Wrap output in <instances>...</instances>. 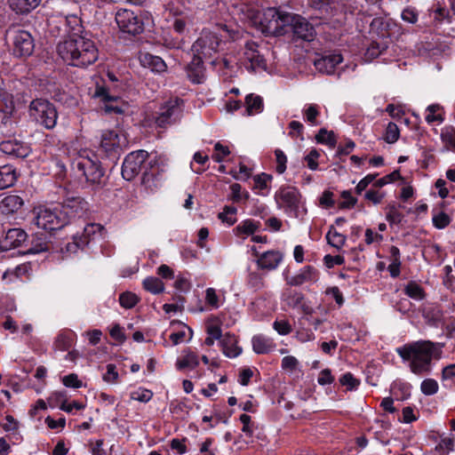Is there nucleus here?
<instances>
[{
  "instance_id": "2",
  "label": "nucleus",
  "mask_w": 455,
  "mask_h": 455,
  "mask_svg": "<svg viewBox=\"0 0 455 455\" xmlns=\"http://www.w3.org/2000/svg\"><path fill=\"white\" fill-rule=\"evenodd\" d=\"M444 346V343L420 339L398 347L395 351L403 361L410 363L412 373L421 375L430 371L433 358L441 357Z\"/></svg>"
},
{
  "instance_id": "60",
  "label": "nucleus",
  "mask_w": 455,
  "mask_h": 455,
  "mask_svg": "<svg viewBox=\"0 0 455 455\" xmlns=\"http://www.w3.org/2000/svg\"><path fill=\"white\" fill-rule=\"evenodd\" d=\"M379 173H369L363 177L355 186V193L361 195L370 184H373L377 180Z\"/></svg>"
},
{
  "instance_id": "46",
  "label": "nucleus",
  "mask_w": 455,
  "mask_h": 455,
  "mask_svg": "<svg viewBox=\"0 0 455 455\" xmlns=\"http://www.w3.org/2000/svg\"><path fill=\"white\" fill-rule=\"evenodd\" d=\"M237 208L233 205H225L221 212L218 214V219L228 227L233 226L236 221Z\"/></svg>"
},
{
  "instance_id": "39",
  "label": "nucleus",
  "mask_w": 455,
  "mask_h": 455,
  "mask_svg": "<svg viewBox=\"0 0 455 455\" xmlns=\"http://www.w3.org/2000/svg\"><path fill=\"white\" fill-rule=\"evenodd\" d=\"M328 244L340 250L347 240V236L341 233H339L333 225L330 226L329 230L325 235Z\"/></svg>"
},
{
  "instance_id": "13",
  "label": "nucleus",
  "mask_w": 455,
  "mask_h": 455,
  "mask_svg": "<svg viewBox=\"0 0 455 455\" xmlns=\"http://www.w3.org/2000/svg\"><path fill=\"white\" fill-rule=\"evenodd\" d=\"M165 171V164L155 156L148 162V166L142 172L141 185L146 190L156 192L164 183Z\"/></svg>"
},
{
  "instance_id": "44",
  "label": "nucleus",
  "mask_w": 455,
  "mask_h": 455,
  "mask_svg": "<svg viewBox=\"0 0 455 455\" xmlns=\"http://www.w3.org/2000/svg\"><path fill=\"white\" fill-rule=\"evenodd\" d=\"M143 288L153 294H159L164 291V283L156 276H148L142 282Z\"/></svg>"
},
{
  "instance_id": "6",
  "label": "nucleus",
  "mask_w": 455,
  "mask_h": 455,
  "mask_svg": "<svg viewBox=\"0 0 455 455\" xmlns=\"http://www.w3.org/2000/svg\"><path fill=\"white\" fill-rule=\"evenodd\" d=\"M125 84L120 80V76L113 71H108L106 78L97 82L92 92V98L104 104V110L108 114H124V105H119L121 93L124 91Z\"/></svg>"
},
{
  "instance_id": "24",
  "label": "nucleus",
  "mask_w": 455,
  "mask_h": 455,
  "mask_svg": "<svg viewBox=\"0 0 455 455\" xmlns=\"http://www.w3.org/2000/svg\"><path fill=\"white\" fill-rule=\"evenodd\" d=\"M319 278L318 270L310 265L302 267L298 274L291 277H285L287 284L300 286L305 283H315Z\"/></svg>"
},
{
  "instance_id": "27",
  "label": "nucleus",
  "mask_w": 455,
  "mask_h": 455,
  "mask_svg": "<svg viewBox=\"0 0 455 455\" xmlns=\"http://www.w3.org/2000/svg\"><path fill=\"white\" fill-rule=\"evenodd\" d=\"M139 60L142 67L149 68L155 73L161 74L167 69V65L161 57L153 55L148 52H140Z\"/></svg>"
},
{
  "instance_id": "40",
  "label": "nucleus",
  "mask_w": 455,
  "mask_h": 455,
  "mask_svg": "<svg viewBox=\"0 0 455 455\" xmlns=\"http://www.w3.org/2000/svg\"><path fill=\"white\" fill-rule=\"evenodd\" d=\"M387 42L385 40H381L379 42L378 41H372L369 47L366 49L365 52V59L368 60H372L379 56L382 55L384 52L387 49Z\"/></svg>"
},
{
  "instance_id": "41",
  "label": "nucleus",
  "mask_w": 455,
  "mask_h": 455,
  "mask_svg": "<svg viewBox=\"0 0 455 455\" xmlns=\"http://www.w3.org/2000/svg\"><path fill=\"white\" fill-rule=\"evenodd\" d=\"M230 195L228 200L235 204L245 203L250 198V194L246 190H243L239 183H233L229 187Z\"/></svg>"
},
{
  "instance_id": "32",
  "label": "nucleus",
  "mask_w": 455,
  "mask_h": 455,
  "mask_svg": "<svg viewBox=\"0 0 455 455\" xmlns=\"http://www.w3.org/2000/svg\"><path fill=\"white\" fill-rule=\"evenodd\" d=\"M252 350L257 355H266L273 351L276 345L273 339L263 334L254 335L251 339Z\"/></svg>"
},
{
  "instance_id": "33",
  "label": "nucleus",
  "mask_w": 455,
  "mask_h": 455,
  "mask_svg": "<svg viewBox=\"0 0 455 455\" xmlns=\"http://www.w3.org/2000/svg\"><path fill=\"white\" fill-rule=\"evenodd\" d=\"M66 26L68 28V36H91V33L86 31L82 24V20L76 15H68L65 20Z\"/></svg>"
},
{
  "instance_id": "21",
  "label": "nucleus",
  "mask_w": 455,
  "mask_h": 455,
  "mask_svg": "<svg viewBox=\"0 0 455 455\" xmlns=\"http://www.w3.org/2000/svg\"><path fill=\"white\" fill-rule=\"evenodd\" d=\"M28 243L27 232L20 228H9L4 236L0 237V251L22 247Z\"/></svg>"
},
{
  "instance_id": "3",
  "label": "nucleus",
  "mask_w": 455,
  "mask_h": 455,
  "mask_svg": "<svg viewBox=\"0 0 455 455\" xmlns=\"http://www.w3.org/2000/svg\"><path fill=\"white\" fill-rule=\"evenodd\" d=\"M59 57L69 66L87 68L99 58V50L91 36L66 37L56 47Z\"/></svg>"
},
{
  "instance_id": "19",
  "label": "nucleus",
  "mask_w": 455,
  "mask_h": 455,
  "mask_svg": "<svg viewBox=\"0 0 455 455\" xmlns=\"http://www.w3.org/2000/svg\"><path fill=\"white\" fill-rule=\"evenodd\" d=\"M23 194L18 191L4 194L0 199V214L7 218L17 215L25 205Z\"/></svg>"
},
{
  "instance_id": "12",
  "label": "nucleus",
  "mask_w": 455,
  "mask_h": 455,
  "mask_svg": "<svg viewBox=\"0 0 455 455\" xmlns=\"http://www.w3.org/2000/svg\"><path fill=\"white\" fill-rule=\"evenodd\" d=\"M277 20L284 26H291L293 36L306 42L314 40L316 31L314 26L304 17L299 14L283 13L276 12Z\"/></svg>"
},
{
  "instance_id": "59",
  "label": "nucleus",
  "mask_w": 455,
  "mask_h": 455,
  "mask_svg": "<svg viewBox=\"0 0 455 455\" xmlns=\"http://www.w3.org/2000/svg\"><path fill=\"white\" fill-rule=\"evenodd\" d=\"M239 420L243 424L242 432L244 433L246 436L251 437L254 431V423L251 420V417L243 413L240 415Z\"/></svg>"
},
{
  "instance_id": "8",
  "label": "nucleus",
  "mask_w": 455,
  "mask_h": 455,
  "mask_svg": "<svg viewBox=\"0 0 455 455\" xmlns=\"http://www.w3.org/2000/svg\"><path fill=\"white\" fill-rule=\"evenodd\" d=\"M276 206L289 217L303 220L307 214L306 199L293 186H281L274 196Z\"/></svg>"
},
{
  "instance_id": "45",
  "label": "nucleus",
  "mask_w": 455,
  "mask_h": 455,
  "mask_svg": "<svg viewBox=\"0 0 455 455\" xmlns=\"http://www.w3.org/2000/svg\"><path fill=\"white\" fill-rule=\"evenodd\" d=\"M317 143L327 145L334 148L337 145V138L333 131H328L325 128H321L315 135Z\"/></svg>"
},
{
  "instance_id": "63",
  "label": "nucleus",
  "mask_w": 455,
  "mask_h": 455,
  "mask_svg": "<svg viewBox=\"0 0 455 455\" xmlns=\"http://www.w3.org/2000/svg\"><path fill=\"white\" fill-rule=\"evenodd\" d=\"M290 132L289 136L293 139L303 140L304 125L299 121H291L288 125Z\"/></svg>"
},
{
  "instance_id": "14",
  "label": "nucleus",
  "mask_w": 455,
  "mask_h": 455,
  "mask_svg": "<svg viewBox=\"0 0 455 455\" xmlns=\"http://www.w3.org/2000/svg\"><path fill=\"white\" fill-rule=\"evenodd\" d=\"M150 159L148 152L144 149L129 153L124 157L122 164L121 173L123 178L128 181L132 180L139 173L143 172Z\"/></svg>"
},
{
  "instance_id": "54",
  "label": "nucleus",
  "mask_w": 455,
  "mask_h": 455,
  "mask_svg": "<svg viewBox=\"0 0 455 455\" xmlns=\"http://www.w3.org/2000/svg\"><path fill=\"white\" fill-rule=\"evenodd\" d=\"M153 392L149 389L140 387L139 389L132 391L130 395L132 400L139 401L140 403H148L153 397Z\"/></svg>"
},
{
  "instance_id": "62",
  "label": "nucleus",
  "mask_w": 455,
  "mask_h": 455,
  "mask_svg": "<svg viewBox=\"0 0 455 455\" xmlns=\"http://www.w3.org/2000/svg\"><path fill=\"white\" fill-rule=\"evenodd\" d=\"M276 166L275 171L279 174H283L286 171L287 156L280 148L275 150Z\"/></svg>"
},
{
  "instance_id": "51",
  "label": "nucleus",
  "mask_w": 455,
  "mask_h": 455,
  "mask_svg": "<svg viewBox=\"0 0 455 455\" xmlns=\"http://www.w3.org/2000/svg\"><path fill=\"white\" fill-rule=\"evenodd\" d=\"M304 120L311 125L317 124V117L320 116V111L317 105L308 104L303 109Z\"/></svg>"
},
{
  "instance_id": "25",
  "label": "nucleus",
  "mask_w": 455,
  "mask_h": 455,
  "mask_svg": "<svg viewBox=\"0 0 455 455\" xmlns=\"http://www.w3.org/2000/svg\"><path fill=\"white\" fill-rule=\"evenodd\" d=\"M187 76L188 80L195 84H203L205 80V68L204 66V59L194 55L191 61L186 68Z\"/></svg>"
},
{
  "instance_id": "18",
  "label": "nucleus",
  "mask_w": 455,
  "mask_h": 455,
  "mask_svg": "<svg viewBox=\"0 0 455 455\" xmlns=\"http://www.w3.org/2000/svg\"><path fill=\"white\" fill-rule=\"evenodd\" d=\"M170 28L177 35L183 36L188 33V27L193 25V14L189 9L180 7L170 8Z\"/></svg>"
},
{
  "instance_id": "22",
  "label": "nucleus",
  "mask_w": 455,
  "mask_h": 455,
  "mask_svg": "<svg viewBox=\"0 0 455 455\" xmlns=\"http://www.w3.org/2000/svg\"><path fill=\"white\" fill-rule=\"evenodd\" d=\"M259 44L247 40L243 48V59L245 62L250 63V68L253 71L256 69H267V60L259 51Z\"/></svg>"
},
{
  "instance_id": "38",
  "label": "nucleus",
  "mask_w": 455,
  "mask_h": 455,
  "mask_svg": "<svg viewBox=\"0 0 455 455\" xmlns=\"http://www.w3.org/2000/svg\"><path fill=\"white\" fill-rule=\"evenodd\" d=\"M49 250V242L46 235L36 233L32 236L31 246L27 249V251L36 254Z\"/></svg>"
},
{
  "instance_id": "52",
  "label": "nucleus",
  "mask_w": 455,
  "mask_h": 455,
  "mask_svg": "<svg viewBox=\"0 0 455 455\" xmlns=\"http://www.w3.org/2000/svg\"><path fill=\"white\" fill-rule=\"evenodd\" d=\"M441 140L447 148H452L455 151V128L453 126H446L442 130Z\"/></svg>"
},
{
  "instance_id": "17",
  "label": "nucleus",
  "mask_w": 455,
  "mask_h": 455,
  "mask_svg": "<svg viewBox=\"0 0 455 455\" xmlns=\"http://www.w3.org/2000/svg\"><path fill=\"white\" fill-rule=\"evenodd\" d=\"M115 20L123 33L137 36L144 31V22L141 15L132 10L119 9L116 13Z\"/></svg>"
},
{
  "instance_id": "1",
  "label": "nucleus",
  "mask_w": 455,
  "mask_h": 455,
  "mask_svg": "<svg viewBox=\"0 0 455 455\" xmlns=\"http://www.w3.org/2000/svg\"><path fill=\"white\" fill-rule=\"evenodd\" d=\"M88 203L80 196L68 197L62 203L33 209V224L49 233L60 230L88 212Z\"/></svg>"
},
{
  "instance_id": "50",
  "label": "nucleus",
  "mask_w": 455,
  "mask_h": 455,
  "mask_svg": "<svg viewBox=\"0 0 455 455\" xmlns=\"http://www.w3.org/2000/svg\"><path fill=\"white\" fill-rule=\"evenodd\" d=\"M341 386H345L347 391H355L356 390L361 381L359 379L355 378L353 373L347 371L342 374L339 379Z\"/></svg>"
},
{
  "instance_id": "56",
  "label": "nucleus",
  "mask_w": 455,
  "mask_h": 455,
  "mask_svg": "<svg viewBox=\"0 0 455 455\" xmlns=\"http://www.w3.org/2000/svg\"><path fill=\"white\" fill-rule=\"evenodd\" d=\"M451 220L444 212H440L432 218L433 226L437 229H443L448 227Z\"/></svg>"
},
{
  "instance_id": "15",
  "label": "nucleus",
  "mask_w": 455,
  "mask_h": 455,
  "mask_svg": "<svg viewBox=\"0 0 455 455\" xmlns=\"http://www.w3.org/2000/svg\"><path fill=\"white\" fill-rule=\"evenodd\" d=\"M12 43V53L16 58H28L35 50V40L32 35L23 29L10 28L8 30Z\"/></svg>"
},
{
  "instance_id": "43",
  "label": "nucleus",
  "mask_w": 455,
  "mask_h": 455,
  "mask_svg": "<svg viewBox=\"0 0 455 455\" xmlns=\"http://www.w3.org/2000/svg\"><path fill=\"white\" fill-rule=\"evenodd\" d=\"M404 294L415 300H422L426 298L424 289L415 281H410L403 289Z\"/></svg>"
},
{
  "instance_id": "49",
  "label": "nucleus",
  "mask_w": 455,
  "mask_h": 455,
  "mask_svg": "<svg viewBox=\"0 0 455 455\" xmlns=\"http://www.w3.org/2000/svg\"><path fill=\"white\" fill-rule=\"evenodd\" d=\"M14 109L12 95L0 86V111L10 113Z\"/></svg>"
},
{
  "instance_id": "5",
  "label": "nucleus",
  "mask_w": 455,
  "mask_h": 455,
  "mask_svg": "<svg viewBox=\"0 0 455 455\" xmlns=\"http://www.w3.org/2000/svg\"><path fill=\"white\" fill-rule=\"evenodd\" d=\"M71 169L76 177L84 178L93 190H99L106 185L105 171L100 157L92 150L79 151L71 162Z\"/></svg>"
},
{
  "instance_id": "61",
  "label": "nucleus",
  "mask_w": 455,
  "mask_h": 455,
  "mask_svg": "<svg viewBox=\"0 0 455 455\" xmlns=\"http://www.w3.org/2000/svg\"><path fill=\"white\" fill-rule=\"evenodd\" d=\"M401 18L404 22L415 24L419 19V12L416 8L412 6H407L403 10Z\"/></svg>"
},
{
  "instance_id": "26",
  "label": "nucleus",
  "mask_w": 455,
  "mask_h": 455,
  "mask_svg": "<svg viewBox=\"0 0 455 455\" xmlns=\"http://www.w3.org/2000/svg\"><path fill=\"white\" fill-rule=\"evenodd\" d=\"M371 30L375 32L381 40H384L395 33L397 24L391 19L374 18L371 22Z\"/></svg>"
},
{
  "instance_id": "28",
  "label": "nucleus",
  "mask_w": 455,
  "mask_h": 455,
  "mask_svg": "<svg viewBox=\"0 0 455 455\" xmlns=\"http://www.w3.org/2000/svg\"><path fill=\"white\" fill-rule=\"evenodd\" d=\"M18 169L10 164L0 165V190L12 188L20 177Z\"/></svg>"
},
{
  "instance_id": "10",
  "label": "nucleus",
  "mask_w": 455,
  "mask_h": 455,
  "mask_svg": "<svg viewBox=\"0 0 455 455\" xmlns=\"http://www.w3.org/2000/svg\"><path fill=\"white\" fill-rule=\"evenodd\" d=\"M126 143V137L121 132L105 130L101 133L100 145L94 154L100 159L108 160L115 164L120 158Z\"/></svg>"
},
{
  "instance_id": "53",
  "label": "nucleus",
  "mask_w": 455,
  "mask_h": 455,
  "mask_svg": "<svg viewBox=\"0 0 455 455\" xmlns=\"http://www.w3.org/2000/svg\"><path fill=\"white\" fill-rule=\"evenodd\" d=\"M403 178L402 177L401 173H400V171L399 170H395L394 172H392L391 173L377 180L374 183H373V188H380L384 186H386L387 184L388 183H392V182H395L396 180H403Z\"/></svg>"
},
{
  "instance_id": "9",
  "label": "nucleus",
  "mask_w": 455,
  "mask_h": 455,
  "mask_svg": "<svg viewBox=\"0 0 455 455\" xmlns=\"http://www.w3.org/2000/svg\"><path fill=\"white\" fill-rule=\"evenodd\" d=\"M107 230L100 223H88L81 235H74L71 242H67L60 251L65 255L76 253L79 250L90 249L93 244L105 238Z\"/></svg>"
},
{
  "instance_id": "48",
  "label": "nucleus",
  "mask_w": 455,
  "mask_h": 455,
  "mask_svg": "<svg viewBox=\"0 0 455 455\" xmlns=\"http://www.w3.org/2000/svg\"><path fill=\"white\" fill-rule=\"evenodd\" d=\"M118 301L122 307L130 309L139 303L140 298L132 291H124L119 295Z\"/></svg>"
},
{
  "instance_id": "58",
  "label": "nucleus",
  "mask_w": 455,
  "mask_h": 455,
  "mask_svg": "<svg viewBox=\"0 0 455 455\" xmlns=\"http://www.w3.org/2000/svg\"><path fill=\"white\" fill-rule=\"evenodd\" d=\"M230 154V150L227 146L222 145L220 142H217L214 145V153L212 158L216 163H221L225 157Z\"/></svg>"
},
{
  "instance_id": "55",
  "label": "nucleus",
  "mask_w": 455,
  "mask_h": 455,
  "mask_svg": "<svg viewBox=\"0 0 455 455\" xmlns=\"http://www.w3.org/2000/svg\"><path fill=\"white\" fill-rule=\"evenodd\" d=\"M438 383L434 379H426L421 382L420 390L425 395H433L438 392Z\"/></svg>"
},
{
  "instance_id": "16",
  "label": "nucleus",
  "mask_w": 455,
  "mask_h": 455,
  "mask_svg": "<svg viewBox=\"0 0 455 455\" xmlns=\"http://www.w3.org/2000/svg\"><path fill=\"white\" fill-rule=\"evenodd\" d=\"M182 104L183 100L180 98L171 99L164 102L155 117L156 127L165 129L174 124L181 116Z\"/></svg>"
},
{
  "instance_id": "20",
  "label": "nucleus",
  "mask_w": 455,
  "mask_h": 455,
  "mask_svg": "<svg viewBox=\"0 0 455 455\" xmlns=\"http://www.w3.org/2000/svg\"><path fill=\"white\" fill-rule=\"evenodd\" d=\"M0 151L12 158L24 159L30 155V144L16 138H9L0 142Z\"/></svg>"
},
{
  "instance_id": "42",
  "label": "nucleus",
  "mask_w": 455,
  "mask_h": 455,
  "mask_svg": "<svg viewBox=\"0 0 455 455\" xmlns=\"http://www.w3.org/2000/svg\"><path fill=\"white\" fill-rule=\"evenodd\" d=\"M402 205H396L395 204H388L387 206L386 220L388 221L390 226L399 225L404 219V215L399 211Z\"/></svg>"
},
{
  "instance_id": "47",
  "label": "nucleus",
  "mask_w": 455,
  "mask_h": 455,
  "mask_svg": "<svg viewBox=\"0 0 455 455\" xmlns=\"http://www.w3.org/2000/svg\"><path fill=\"white\" fill-rule=\"evenodd\" d=\"M443 108L439 104H431L427 108V114L426 115V122L429 124L434 123L441 124L444 121L443 114H436Z\"/></svg>"
},
{
  "instance_id": "37",
  "label": "nucleus",
  "mask_w": 455,
  "mask_h": 455,
  "mask_svg": "<svg viewBox=\"0 0 455 455\" xmlns=\"http://www.w3.org/2000/svg\"><path fill=\"white\" fill-rule=\"evenodd\" d=\"M76 334L71 330L61 331L55 339L54 347L60 351H68L73 346Z\"/></svg>"
},
{
  "instance_id": "31",
  "label": "nucleus",
  "mask_w": 455,
  "mask_h": 455,
  "mask_svg": "<svg viewBox=\"0 0 455 455\" xmlns=\"http://www.w3.org/2000/svg\"><path fill=\"white\" fill-rule=\"evenodd\" d=\"M261 223L253 219H246L242 220L236 227L234 228L233 233L235 236L243 239L254 235L259 230Z\"/></svg>"
},
{
  "instance_id": "29",
  "label": "nucleus",
  "mask_w": 455,
  "mask_h": 455,
  "mask_svg": "<svg viewBox=\"0 0 455 455\" xmlns=\"http://www.w3.org/2000/svg\"><path fill=\"white\" fill-rule=\"evenodd\" d=\"M237 338L235 334L227 332L220 340L222 353L229 358H235L242 353V347L237 346Z\"/></svg>"
},
{
  "instance_id": "23",
  "label": "nucleus",
  "mask_w": 455,
  "mask_h": 455,
  "mask_svg": "<svg viewBox=\"0 0 455 455\" xmlns=\"http://www.w3.org/2000/svg\"><path fill=\"white\" fill-rule=\"evenodd\" d=\"M343 57L339 52H325L314 60L315 68L322 73L333 74Z\"/></svg>"
},
{
  "instance_id": "34",
  "label": "nucleus",
  "mask_w": 455,
  "mask_h": 455,
  "mask_svg": "<svg viewBox=\"0 0 455 455\" xmlns=\"http://www.w3.org/2000/svg\"><path fill=\"white\" fill-rule=\"evenodd\" d=\"M8 5L16 14H28L35 10L41 0H7Z\"/></svg>"
},
{
  "instance_id": "64",
  "label": "nucleus",
  "mask_w": 455,
  "mask_h": 455,
  "mask_svg": "<svg viewBox=\"0 0 455 455\" xmlns=\"http://www.w3.org/2000/svg\"><path fill=\"white\" fill-rule=\"evenodd\" d=\"M214 439L207 437L199 447V451L202 455H216L218 451L217 447L213 448Z\"/></svg>"
},
{
  "instance_id": "57",
  "label": "nucleus",
  "mask_w": 455,
  "mask_h": 455,
  "mask_svg": "<svg viewBox=\"0 0 455 455\" xmlns=\"http://www.w3.org/2000/svg\"><path fill=\"white\" fill-rule=\"evenodd\" d=\"M399 136L400 132L398 126L395 123L390 122L386 129L384 136L385 141L389 144L395 143L399 139Z\"/></svg>"
},
{
  "instance_id": "35",
  "label": "nucleus",
  "mask_w": 455,
  "mask_h": 455,
  "mask_svg": "<svg viewBox=\"0 0 455 455\" xmlns=\"http://www.w3.org/2000/svg\"><path fill=\"white\" fill-rule=\"evenodd\" d=\"M245 109L243 116H252L259 114L264 110L263 99L259 95L250 93L244 100Z\"/></svg>"
},
{
  "instance_id": "7",
  "label": "nucleus",
  "mask_w": 455,
  "mask_h": 455,
  "mask_svg": "<svg viewBox=\"0 0 455 455\" xmlns=\"http://www.w3.org/2000/svg\"><path fill=\"white\" fill-rule=\"evenodd\" d=\"M308 4L319 12L324 29H333L328 39L331 42L339 40L347 20L346 6L335 0H308Z\"/></svg>"
},
{
  "instance_id": "4",
  "label": "nucleus",
  "mask_w": 455,
  "mask_h": 455,
  "mask_svg": "<svg viewBox=\"0 0 455 455\" xmlns=\"http://www.w3.org/2000/svg\"><path fill=\"white\" fill-rule=\"evenodd\" d=\"M243 31L233 21L217 23L215 32H204L192 45L194 55L204 60L210 59L218 52L221 41H237Z\"/></svg>"
},
{
  "instance_id": "36",
  "label": "nucleus",
  "mask_w": 455,
  "mask_h": 455,
  "mask_svg": "<svg viewBox=\"0 0 455 455\" xmlns=\"http://www.w3.org/2000/svg\"><path fill=\"white\" fill-rule=\"evenodd\" d=\"M199 365V356L190 349L184 350L183 355L176 361V369L183 371L185 369L193 370Z\"/></svg>"
},
{
  "instance_id": "30",
  "label": "nucleus",
  "mask_w": 455,
  "mask_h": 455,
  "mask_svg": "<svg viewBox=\"0 0 455 455\" xmlns=\"http://www.w3.org/2000/svg\"><path fill=\"white\" fill-rule=\"evenodd\" d=\"M283 254L279 251H267L261 254L257 260L258 267L261 269H275L283 260Z\"/></svg>"
},
{
  "instance_id": "11",
  "label": "nucleus",
  "mask_w": 455,
  "mask_h": 455,
  "mask_svg": "<svg viewBox=\"0 0 455 455\" xmlns=\"http://www.w3.org/2000/svg\"><path fill=\"white\" fill-rule=\"evenodd\" d=\"M29 116L38 124L47 130L57 124L58 112L53 103L45 99H35L29 104Z\"/></svg>"
}]
</instances>
